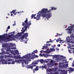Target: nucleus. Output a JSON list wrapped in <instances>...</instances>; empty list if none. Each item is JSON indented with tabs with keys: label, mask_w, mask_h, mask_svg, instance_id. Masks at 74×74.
I'll return each mask as SVG.
<instances>
[{
	"label": "nucleus",
	"mask_w": 74,
	"mask_h": 74,
	"mask_svg": "<svg viewBox=\"0 0 74 74\" xmlns=\"http://www.w3.org/2000/svg\"><path fill=\"white\" fill-rule=\"evenodd\" d=\"M51 10L50 9L48 10L47 8H43L41 9V11H39L37 14L40 13L41 14H38L36 16V20L38 21L40 19L41 15L43 18L46 17L47 19L50 18L52 15H51Z\"/></svg>",
	"instance_id": "obj_1"
},
{
	"label": "nucleus",
	"mask_w": 74,
	"mask_h": 74,
	"mask_svg": "<svg viewBox=\"0 0 74 74\" xmlns=\"http://www.w3.org/2000/svg\"><path fill=\"white\" fill-rule=\"evenodd\" d=\"M4 56H2L0 57V62H2L3 64H14L15 62L16 63H20V61L18 60H15L14 61H12V60H8V61H10V62H8V63L7 62V61L4 59Z\"/></svg>",
	"instance_id": "obj_2"
},
{
	"label": "nucleus",
	"mask_w": 74,
	"mask_h": 74,
	"mask_svg": "<svg viewBox=\"0 0 74 74\" xmlns=\"http://www.w3.org/2000/svg\"><path fill=\"white\" fill-rule=\"evenodd\" d=\"M31 21H29L28 22L27 18H26V20H25L24 22L22 23V26H23L24 27H25V29L23 31V33L26 30V29H27V27L28 29L29 28L30 25H32V23H31Z\"/></svg>",
	"instance_id": "obj_3"
},
{
	"label": "nucleus",
	"mask_w": 74,
	"mask_h": 74,
	"mask_svg": "<svg viewBox=\"0 0 74 74\" xmlns=\"http://www.w3.org/2000/svg\"><path fill=\"white\" fill-rule=\"evenodd\" d=\"M8 35L7 34H5L4 35L1 36H0V40L1 41H6V42L9 41L10 40H11V39H10V38H8Z\"/></svg>",
	"instance_id": "obj_4"
},
{
	"label": "nucleus",
	"mask_w": 74,
	"mask_h": 74,
	"mask_svg": "<svg viewBox=\"0 0 74 74\" xmlns=\"http://www.w3.org/2000/svg\"><path fill=\"white\" fill-rule=\"evenodd\" d=\"M67 63V62H63V63H59V65L58 66L59 68H61V69H66L67 67H68L69 64H64V65H63V64H63L64 63Z\"/></svg>",
	"instance_id": "obj_5"
},
{
	"label": "nucleus",
	"mask_w": 74,
	"mask_h": 74,
	"mask_svg": "<svg viewBox=\"0 0 74 74\" xmlns=\"http://www.w3.org/2000/svg\"><path fill=\"white\" fill-rule=\"evenodd\" d=\"M6 51L7 52H5V51H3V54L6 53L7 54H9V55H10V53H9V52H10V53H12L14 52V51L13 50H12L11 51V50L10 49V48H9V47L8 46V45L6 44Z\"/></svg>",
	"instance_id": "obj_6"
},
{
	"label": "nucleus",
	"mask_w": 74,
	"mask_h": 74,
	"mask_svg": "<svg viewBox=\"0 0 74 74\" xmlns=\"http://www.w3.org/2000/svg\"><path fill=\"white\" fill-rule=\"evenodd\" d=\"M31 54H29L27 55H25L23 56L21 58V59H24V58H26L27 61H31L30 59L32 58L31 57Z\"/></svg>",
	"instance_id": "obj_7"
},
{
	"label": "nucleus",
	"mask_w": 74,
	"mask_h": 74,
	"mask_svg": "<svg viewBox=\"0 0 74 74\" xmlns=\"http://www.w3.org/2000/svg\"><path fill=\"white\" fill-rule=\"evenodd\" d=\"M31 64L32 65L30 66H29V65H27L26 66V67L28 68V69H30V68L32 69V70H33V68L34 67H36V66H37L35 64H38V62H32Z\"/></svg>",
	"instance_id": "obj_8"
},
{
	"label": "nucleus",
	"mask_w": 74,
	"mask_h": 74,
	"mask_svg": "<svg viewBox=\"0 0 74 74\" xmlns=\"http://www.w3.org/2000/svg\"><path fill=\"white\" fill-rule=\"evenodd\" d=\"M18 35H19L20 36L18 37V38H19V40H23V39L25 38V37L24 35H23L21 37V35H22V33H18Z\"/></svg>",
	"instance_id": "obj_9"
},
{
	"label": "nucleus",
	"mask_w": 74,
	"mask_h": 74,
	"mask_svg": "<svg viewBox=\"0 0 74 74\" xmlns=\"http://www.w3.org/2000/svg\"><path fill=\"white\" fill-rule=\"evenodd\" d=\"M39 67L40 69H41L42 68V70H44V69H47V65H45L44 66L42 65V66H40Z\"/></svg>",
	"instance_id": "obj_10"
},
{
	"label": "nucleus",
	"mask_w": 74,
	"mask_h": 74,
	"mask_svg": "<svg viewBox=\"0 0 74 74\" xmlns=\"http://www.w3.org/2000/svg\"><path fill=\"white\" fill-rule=\"evenodd\" d=\"M66 30L68 31L69 33L70 34H71V30H72V29H70L69 27L67 28L66 29Z\"/></svg>",
	"instance_id": "obj_11"
},
{
	"label": "nucleus",
	"mask_w": 74,
	"mask_h": 74,
	"mask_svg": "<svg viewBox=\"0 0 74 74\" xmlns=\"http://www.w3.org/2000/svg\"><path fill=\"white\" fill-rule=\"evenodd\" d=\"M23 62H22V64L23 65V67H25V65H24V63H25V64H26L27 63V62H26V61L25 60H23Z\"/></svg>",
	"instance_id": "obj_12"
},
{
	"label": "nucleus",
	"mask_w": 74,
	"mask_h": 74,
	"mask_svg": "<svg viewBox=\"0 0 74 74\" xmlns=\"http://www.w3.org/2000/svg\"><path fill=\"white\" fill-rule=\"evenodd\" d=\"M61 74H65L66 73V71L65 70H60V72L61 73Z\"/></svg>",
	"instance_id": "obj_13"
},
{
	"label": "nucleus",
	"mask_w": 74,
	"mask_h": 74,
	"mask_svg": "<svg viewBox=\"0 0 74 74\" xmlns=\"http://www.w3.org/2000/svg\"><path fill=\"white\" fill-rule=\"evenodd\" d=\"M66 38L68 41H70L71 40H72V37H71V36H70V37L68 36V37H66Z\"/></svg>",
	"instance_id": "obj_14"
},
{
	"label": "nucleus",
	"mask_w": 74,
	"mask_h": 74,
	"mask_svg": "<svg viewBox=\"0 0 74 74\" xmlns=\"http://www.w3.org/2000/svg\"><path fill=\"white\" fill-rule=\"evenodd\" d=\"M23 36H24L25 37V39H26L27 38V37L28 36V34L27 33H25L24 34Z\"/></svg>",
	"instance_id": "obj_15"
},
{
	"label": "nucleus",
	"mask_w": 74,
	"mask_h": 74,
	"mask_svg": "<svg viewBox=\"0 0 74 74\" xmlns=\"http://www.w3.org/2000/svg\"><path fill=\"white\" fill-rule=\"evenodd\" d=\"M51 10H52V11H53V10H57V8H56L55 7H53L51 9Z\"/></svg>",
	"instance_id": "obj_16"
},
{
	"label": "nucleus",
	"mask_w": 74,
	"mask_h": 74,
	"mask_svg": "<svg viewBox=\"0 0 74 74\" xmlns=\"http://www.w3.org/2000/svg\"><path fill=\"white\" fill-rule=\"evenodd\" d=\"M50 50L51 52H53V51H55V49L54 48H50Z\"/></svg>",
	"instance_id": "obj_17"
},
{
	"label": "nucleus",
	"mask_w": 74,
	"mask_h": 74,
	"mask_svg": "<svg viewBox=\"0 0 74 74\" xmlns=\"http://www.w3.org/2000/svg\"><path fill=\"white\" fill-rule=\"evenodd\" d=\"M38 67L39 66H38L36 67L35 69H34L35 70V71H38Z\"/></svg>",
	"instance_id": "obj_18"
},
{
	"label": "nucleus",
	"mask_w": 74,
	"mask_h": 74,
	"mask_svg": "<svg viewBox=\"0 0 74 74\" xmlns=\"http://www.w3.org/2000/svg\"><path fill=\"white\" fill-rule=\"evenodd\" d=\"M10 29V26H9L7 28L6 30V32H7L8 31V29Z\"/></svg>",
	"instance_id": "obj_19"
},
{
	"label": "nucleus",
	"mask_w": 74,
	"mask_h": 74,
	"mask_svg": "<svg viewBox=\"0 0 74 74\" xmlns=\"http://www.w3.org/2000/svg\"><path fill=\"white\" fill-rule=\"evenodd\" d=\"M40 62L41 63H43L44 62L43 59H40Z\"/></svg>",
	"instance_id": "obj_20"
},
{
	"label": "nucleus",
	"mask_w": 74,
	"mask_h": 74,
	"mask_svg": "<svg viewBox=\"0 0 74 74\" xmlns=\"http://www.w3.org/2000/svg\"><path fill=\"white\" fill-rule=\"evenodd\" d=\"M16 11V10H13L11 12V13H13V14H14L15 13Z\"/></svg>",
	"instance_id": "obj_21"
},
{
	"label": "nucleus",
	"mask_w": 74,
	"mask_h": 74,
	"mask_svg": "<svg viewBox=\"0 0 74 74\" xmlns=\"http://www.w3.org/2000/svg\"><path fill=\"white\" fill-rule=\"evenodd\" d=\"M69 70H70L71 71H74V69L72 68H70Z\"/></svg>",
	"instance_id": "obj_22"
},
{
	"label": "nucleus",
	"mask_w": 74,
	"mask_h": 74,
	"mask_svg": "<svg viewBox=\"0 0 74 74\" xmlns=\"http://www.w3.org/2000/svg\"><path fill=\"white\" fill-rule=\"evenodd\" d=\"M13 34H12L11 35H9L8 36V37L9 38H12V36Z\"/></svg>",
	"instance_id": "obj_23"
},
{
	"label": "nucleus",
	"mask_w": 74,
	"mask_h": 74,
	"mask_svg": "<svg viewBox=\"0 0 74 74\" xmlns=\"http://www.w3.org/2000/svg\"><path fill=\"white\" fill-rule=\"evenodd\" d=\"M7 57H10V55L5 56V57H4L5 59H6V58H7Z\"/></svg>",
	"instance_id": "obj_24"
},
{
	"label": "nucleus",
	"mask_w": 74,
	"mask_h": 74,
	"mask_svg": "<svg viewBox=\"0 0 74 74\" xmlns=\"http://www.w3.org/2000/svg\"><path fill=\"white\" fill-rule=\"evenodd\" d=\"M16 53H17V54H18L19 53V52L18 51V50H16L15 51Z\"/></svg>",
	"instance_id": "obj_25"
},
{
	"label": "nucleus",
	"mask_w": 74,
	"mask_h": 74,
	"mask_svg": "<svg viewBox=\"0 0 74 74\" xmlns=\"http://www.w3.org/2000/svg\"><path fill=\"white\" fill-rule=\"evenodd\" d=\"M14 23L13 24V26H15L16 25V21H14Z\"/></svg>",
	"instance_id": "obj_26"
},
{
	"label": "nucleus",
	"mask_w": 74,
	"mask_h": 74,
	"mask_svg": "<svg viewBox=\"0 0 74 74\" xmlns=\"http://www.w3.org/2000/svg\"><path fill=\"white\" fill-rule=\"evenodd\" d=\"M74 27V26L73 25H72V26L70 27H69V28H71V29H73V28Z\"/></svg>",
	"instance_id": "obj_27"
},
{
	"label": "nucleus",
	"mask_w": 74,
	"mask_h": 74,
	"mask_svg": "<svg viewBox=\"0 0 74 74\" xmlns=\"http://www.w3.org/2000/svg\"><path fill=\"white\" fill-rule=\"evenodd\" d=\"M46 71H47V72H50V69H47Z\"/></svg>",
	"instance_id": "obj_28"
},
{
	"label": "nucleus",
	"mask_w": 74,
	"mask_h": 74,
	"mask_svg": "<svg viewBox=\"0 0 74 74\" xmlns=\"http://www.w3.org/2000/svg\"><path fill=\"white\" fill-rule=\"evenodd\" d=\"M57 36H62V34H59L58 33H57Z\"/></svg>",
	"instance_id": "obj_29"
},
{
	"label": "nucleus",
	"mask_w": 74,
	"mask_h": 74,
	"mask_svg": "<svg viewBox=\"0 0 74 74\" xmlns=\"http://www.w3.org/2000/svg\"><path fill=\"white\" fill-rule=\"evenodd\" d=\"M48 44H46V46L45 47L46 49H47L48 48Z\"/></svg>",
	"instance_id": "obj_30"
},
{
	"label": "nucleus",
	"mask_w": 74,
	"mask_h": 74,
	"mask_svg": "<svg viewBox=\"0 0 74 74\" xmlns=\"http://www.w3.org/2000/svg\"><path fill=\"white\" fill-rule=\"evenodd\" d=\"M60 38H58V39L56 40V42H58L59 41V39H60Z\"/></svg>",
	"instance_id": "obj_31"
},
{
	"label": "nucleus",
	"mask_w": 74,
	"mask_h": 74,
	"mask_svg": "<svg viewBox=\"0 0 74 74\" xmlns=\"http://www.w3.org/2000/svg\"><path fill=\"white\" fill-rule=\"evenodd\" d=\"M34 52H35V53H37V50L36 49V51H34Z\"/></svg>",
	"instance_id": "obj_32"
},
{
	"label": "nucleus",
	"mask_w": 74,
	"mask_h": 74,
	"mask_svg": "<svg viewBox=\"0 0 74 74\" xmlns=\"http://www.w3.org/2000/svg\"><path fill=\"white\" fill-rule=\"evenodd\" d=\"M52 42V41H48L47 42V43H49V42Z\"/></svg>",
	"instance_id": "obj_33"
},
{
	"label": "nucleus",
	"mask_w": 74,
	"mask_h": 74,
	"mask_svg": "<svg viewBox=\"0 0 74 74\" xmlns=\"http://www.w3.org/2000/svg\"><path fill=\"white\" fill-rule=\"evenodd\" d=\"M34 15L33 14H32L31 16V18H33V17H34Z\"/></svg>",
	"instance_id": "obj_34"
},
{
	"label": "nucleus",
	"mask_w": 74,
	"mask_h": 74,
	"mask_svg": "<svg viewBox=\"0 0 74 74\" xmlns=\"http://www.w3.org/2000/svg\"><path fill=\"white\" fill-rule=\"evenodd\" d=\"M36 62L37 63H38V62H40V60H36Z\"/></svg>",
	"instance_id": "obj_35"
},
{
	"label": "nucleus",
	"mask_w": 74,
	"mask_h": 74,
	"mask_svg": "<svg viewBox=\"0 0 74 74\" xmlns=\"http://www.w3.org/2000/svg\"><path fill=\"white\" fill-rule=\"evenodd\" d=\"M45 46H43V48H42V49H45Z\"/></svg>",
	"instance_id": "obj_36"
},
{
	"label": "nucleus",
	"mask_w": 74,
	"mask_h": 74,
	"mask_svg": "<svg viewBox=\"0 0 74 74\" xmlns=\"http://www.w3.org/2000/svg\"><path fill=\"white\" fill-rule=\"evenodd\" d=\"M32 55H35V53H33L32 52Z\"/></svg>",
	"instance_id": "obj_37"
},
{
	"label": "nucleus",
	"mask_w": 74,
	"mask_h": 74,
	"mask_svg": "<svg viewBox=\"0 0 74 74\" xmlns=\"http://www.w3.org/2000/svg\"><path fill=\"white\" fill-rule=\"evenodd\" d=\"M58 47H60V44H58L57 45Z\"/></svg>",
	"instance_id": "obj_38"
},
{
	"label": "nucleus",
	"mask_w": 74,
	"mask_h": 74,
	"mask_svg": "<svg viewBox=\"0 0 74 74\" xmlns=\"http://www.w3.org/2000/svg\"><path fill=\"white\" fill-rule=\"evenodd\" d=\"M11 49H16V47H14L13 48H11Z\"/></svg>",
	"instance_id": "obj_39"
},
{
	"label": "nucleus",
	"mask_w": 74,
	"mask_h": 74,
	"mask_svg": "<svg viewBox=\"0 0 74 74\" xmlns=\"http://www.w3.org/2000/svg\"><path fill=\"white\" fill-rule=\"evenodd\" d=\"M35 58H36V57H38V56H36V55H35Z\"/></svg>",
	"instance_id": "obj_40"
},
{
	"label": "nucleus",
	"mask_w": 74,
	"mask_h": 74,
	"mask_svg": "<svg viewBox=\"0 0 74 74\" xmlns=\"http://www.w3.org/2000/svg\"><path fill=\"white\" fill-rule=\"evenodd\" d=\"M33 73H35V70L34 69H33Z\"/></svg>",
	"instance_id": "obj_41"
},
{
	"label": "nucleus",
	"mask_w": 74,
	"mask_h": 74,
	"mask_svg": "<svg viewBox=\"0 0 74 74\" xmlns=\"http://www.w3.org/2000/svg\"><path fill=\"white\" fill-rule=\"evenodd\" d=\"M56 56L55 55L53 56V58H56Z\"/></svg>",
	"instance_id": "obj_42"
},
{
	"label": "nucleus",
	"mask_w": 74,
	"mask_h": 74,
	"mask_svg": "<svg viewBox=\"0 0 74 74\" xmlns=\"http://www.w3.org/2000/svg\"><path fill=\"white\" fill-rule=\"evenodd\" d=\"M16 13H17V12H16L14 14V15H16Z\"/></svg>",
	"instance_id": "obj_43"
},
{
	"label": "nucleus",
	"mask_w": 74,
	"mask_h": 74,
	"mask_svg": "<svg viewBox=\"0 0 74 74\" xmlns=\"http://www.w3.org/2000/svg\"><path fill=\"white\" fill-rule=\"evenodd\" d=\"M39 56H42V54H41V53H40V54Z\"/></svg>",
	"instance_id": "obj_44"
},
{
	"label": "nucleus",
	"mask_w": 74,
	"mask_h": 74,
	"mask_svg": "<svg viewBox=\"0 0 74 74\" xmlns=\"http://www.w3.org/2000/svg\"><path fill=\"white\" fill-rule=\"evenodd\" d=\"M59 41H61V42H62V40H60Z\"/></svg>",
	"instance_id": "obj_45"
},
{
	"label": "nucleus",
	"mask_w": 74,
	"mask_h": 74,
	"mask_svg": "<svg viewBox=\"0 0 74 74\" xmlns=\"http://www.w3.org/2000/svg\"><path fill=\"white\" fill-rule=\"evenodd\" d=\"M34 19H37V17H34Z\"/></svg>",
	"instance_id": "obj_46"
},
{
	"label": "nucleus",
	"mask_w": 74,
	"mask_h": 74,
	"mask_svg": "<svg viewBox=\"0 0 74 74\" xmlns=\"http://www.w3.org/2000/svg\"><path fill=\"white\" fill-rule=\"evenodd\" d=\"M48 45H49V46H50L51 45V44H49L48 45Z\"/></svg>",
	"instance_id": "obj_47"
},
{
	"label": "nucleus",
	"mask_w": 74,
	"mask_h": 74,
	"mask_svg": "<svg viewBox=\"0 0 74 74\" xmlns=\"http://www.w3.org/2000/svg\"><path fill=\"white\" fill-rule=\"evenodd\" d=\"M11 16H13V14L11 13Z\"/></svg>",
	"instance_id": "obj_48"
},
{
	"label": "nucleus",
	"mask_w": 74,
	"mask_h": 74,
	"mask_svg": "<svg viewBox=\"0 0 74 74\" xmlns=\"http://www.w3.org/2000/svg\"><path fill=\"white\" fill-rule=\"evenodd\" d=\"M17 13H18V14H19V13H20V12H17Z\"/></svg>",
	"instance_id": "obj_49"
},
{
	"label": "nucleus",
	"mask_w": 74,
	"mask_h": 74,
	"mask_svg": "<svg viewBox=\"0 0 74 74\" xmlns=\"http://www.w3.org/2000/svg\"><path fill=\"white\" fill-rule=\"evenodd\" d=\"M22 30H24V27H23L22 28Z\"/></svg>",
	"instance_id": "obj_50"
},
{
	"label": "nucleus",
	"mask_w": 74,
	"mask_h": 74,
	"mask_svg": "<svg viewBox=\"0 0 74 74\" xmlns=\"http://www.w3.org/2000/svg\"><path fill=\"white\" fill-rule=\"evenodd\" d=\"M65 61V60H63L62 62H64Z\"/></svg>",
	"instance_id": "obj_51"
},
{
	"label": "nucleus",
	"mask_w": 74,
	"mask_h": 74,
	"mask_svg": "<svg viewBox=\"0 0 74 74\" xmlns=\"http://www.w3.org/2000/svg\"><path fill=\"white\" fill-rule=\"evenodd\" d=\"M19 57H20L19 56H17V58H19Z\"/></svg>",
	"instance_id": "obj_52"
},
{
	"label": "nucleus",
	"mask_w": 74,
	"mask_h": 74,
	"mask_svg": "<svg viewBox=\"0 0 74 74\" xmlns=\"http://www.w3.org/2000/svg\"><path fill=\"white\" fill-rule=\"evenodd\" d=\"M61 42L62 43H64V42Z\"/></svg>",
	"instance_id": "obj_53"
},
{
	"label": "nucleus",
	"mask_w": 74,
	"mask_h": 74,
	"mask_svg": "<svg viewBox=\"0 0 74 74\" xmlns=\"http://www.w3.org/2000/svg\"><path fill=\"white\" fill-rule=\"evenodd\" d=\"M6 18H8V17H7V16H6Z\"/></svg>",
	"instance_id": "obj_54"
},
{
	"label": "nucleus",
	"mask_w": 74,
	"mask_h": 74,
	"mask_svg": "<svg viewBox=\"0 0 74 74\" xmlns=\"http://www.w3.org/2000/svg\"><path fill=\"white\" fill-rule=\"evenodd\" d=\"M49 40L50 41H51V39H50Z\"/></svg>",
	"instance_id": "obj_55"
},
{
	"label": "nucleus",
	"mask_w": 74,
	"mask_h": 74,
	"mask_svg": "<svg viewBox=\"0 0 74 74\" xmlns=\"http://www.w3.org/2000/svg\"><path fill=\"white\" fill-rule=\"evenodd\" d=\"M57 36H58V35H56V36H55V37H57Z\"/></svg>",
	"instance_id": "obj_56"
},
{
	"label": "nucleus",
	"mask_w": 74,
	"mask_h": 74,
	"mask_svg": "<svg viewBox=\"0 0 74 74\" xmlns=\"http://www.w3.org/2000/svg\"><path fill=\"white\" fill-rule=\"evenodd\" d=\"M13 40H15V39H13Z\"/></svg>",
	"instance_id": "obj_57"
},
{
	"label": "nucleus",
	"mask_w": 74,
	"mask_h": 74,
	"mask_svg": "<svg viewBox=\"0 0 74 74\" xmlns=\"http://www.w3.org/2000/svg\"><path fill=\"white\" fill-rule=\"evenodd\" d=\"M8 15H10V14H8Z\"/></svg>",
	"instance_id": "obj_58"
},
{
	"label": "nucleus",
	"mask_w": 74,
	"mask_h": 74,
	"mask_svg": "<svg viewBox=\"0 0 74 74\" xmlns=\"http://www.w3.org/2000/svg\"><path fill=\"white\" fill-rule=\"evenodd\" d=\"M69 60H70L71 59H72L71 58H69Z\"/></svg>",
	"instance_id": "obj_59"
},
{
	"label": "nucleus",
	"mask_w": 74,
	"mask_h": 74,
	"mask_svg": "<svg viewBox=\"0 0 74 74\" xmlns=\"http://www.w3.org/2000/svg\"><path fill=\"white\" fill-rule=\"evenodd\" d=\"M36 14H34V16H36Z\"/></svg>",
	"instance_id": "obj_60"
},
{
	"label": "nucleus",
	"mask_w": 74,
	"mask_h": 74,
	"mask_svg": "<svg viewBox=\"0 0 74 74\" xmlns=\"http://www.w3.org/2000/svg\"><path fill=\"white\" fill-rule=\"evenodd\" d=\"M25 44H27V42H25Z\"/></svg>",
	"instance_id": "obj_61"
},
{
	"label": "nucleus",
	"mask_w": 74,
	"mask_h": 74,
	"mask_svg": "<svg viewBox=\"0 0 74 74\" xmlns=\"http://www.w3.org/2000/svg\"><path fill=\"white\" fill-rule=\"evenodd\" d=\"M64 45V46H66V45Z\"/></svg>",
	"instance_id": "obj_62"
},
{
	"label": "nucleus",
	"mask_w": 74,
	"mask_h": 74,
	"mask_svg": "<svg viewBox=\"0 0 74 74\" xmlns=\"http://www.w3.org/2000/svg\"><path fill=\"white\" fill-rule=\"evenodd\" d=\"M60 43H61V42L60 41Z\"/></svg>",
	"instance_id": "obj_63"
},
{
	"label": "nucleus",
	"mask_w": 74,
	"mask_h": 74,
	"mask_svg": "<svg viewBox=\"0 0 74 74\" xmlns=\"http://www.w3.org/2000/svg\"><path fill=\"white\" fill-rule=\"evenodd\" d=\"M69 73H70V72H69Z\"/></svg>",
	"instance_id": "obj_64"
}]
</instances>
